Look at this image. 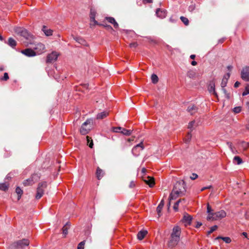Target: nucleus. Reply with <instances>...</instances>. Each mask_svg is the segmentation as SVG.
I'll use <instances>...</instances> for the list:
<instances>
[{"instance_id":"1","label":"nucleus","mask_w":249,"mask_h":249,"mask_svg":"<svg viewBox=\"0 0 249 249\" xmlns=\"http://www.w3.org/2000/svg\"><path fill=\"white\" fill-rule=\"evenodd\" d=\"M172 191H174L177 196L180 195V196H182L184 195L186 192L184 181L183 180L177 181L175 183Z\"/></svg>"},{"instance_id":"2","label":"nucleus","mask_w":249,"mask_h":249,"mask_svg":"<svg viewBox=\"0 0 249 249\" xmlns=\"http://www.w3.org/2000/svg\"><path fill=\"white\" fill-rule=\"evenodd\" d=\"M15 32L17 35L23 37L27 40H29V42H27L28 43H33L31 41V39L33 38V36L31 35L26 29L21 27H16L15 29Z\"/></svg>"},{"instance_id":"3","label":"nucleus","mask_w":249,"mask_h":249,"mask_svg":"<svg viewBox=\"0 0 249 249\" xmlns=\"http://www.w3.org/2000/svg\"><path fill=\"white\" fill-rule=\"evenodd\" d=\"M92 124L93 120L92 119H87L81 125L80 129V133L83 135L88 134L92 128Z\"/></svg>"},{"instance_id":"4","label":"nucleus","mask_w":249,"mask_h":249,"mask_svg":"<svg viewBox=\"0 0 249 249\" xmlns=\"http://www.w3.org/2000/svg\"><path fill=\"white\" fill-rule=\"evenodd\" d=\"M30 242L28 239H23L12 243L10 246L11 249H23L25 247L29 245Z\"/></svg>"},{"instance_id":"5","label":"nucleus","mask_w":249,"mask_h":249,"mask_svg":"<svg viewBox=\"0 0 249 249\" xmlns=\"http://www.w3.org/2000/svg\"><path fill=\"white\" fill-rule=\"evenodd\" d=\"M96 14V12L95 10L93 8H91L90 11V15H89L90 21V27H92V26L96 25H102V26H104L105 27H107V26L106 23H101L100 21L98 22V21L95 20Z\"/></svg>"},{"instance_id":"6","label":"nucleus","mask_w":249,"mask_h":249,"mask_svg":"<svg viewBox=\"0 0 249 249\" xmlns=\"http://www.w3.org/2000/svg\"><path fill=\"white\" fill-rule=\"evenodd\" d=\"M47 186V184L46 181H43L38 184L35 196L36 199H39L43 196L44 194V190Z\"/></svg>"},{"instance_id":"7","label":"nucleus","mask_w":249,"mask_h":249,"mask_svg":"<svg viewBox=\"0 0 249 249\" xmlns=\"http://www.w3.org/2000/svg\"><path fill=\"white\" fill-rule=\"evenodd\" d=\"M47 186V184L46 181H43L38 184L35 196L36 199H39L43 196L44 194V190Z\"/></svg>"},{"instance_id":"8","label":"nucleus","mask_w":249,"mask_h":249,"mask_svg":"<svg viewBox=\"0 0 249 249\" xmlns=\"http://www.w3.org/2000/svg\"><path fill=\"white\" fill-rule=\"evenodd\" d=\"M226 216V213L223 210L213 213L212 215H208L207 217V220L213 221L217 220L219 219L225 217Z\"/></svg>"},{"instance_id":"9","label":"nucleus","mask_w":249,"mask_h":249,"mask_svg":"<svg viewBox=\"0 0 249 249\" xmlns=\"http://www.w3.org/2000/svg\"><path fill=\"white\" fill-rule=\"evenodd\" d=\"M38 178L37 174H34L30 178L24 180L23 183L25 186L32 185L38 179Z\"/></svg>"},{"instance_id":"10","label":"nucleus","mask_w":249,"mask_h":249,"mask_svg":"<svg viewBox=\"0 0 249 249\" xmlns=\"http://www.w3.org/2000/svg\"><path fill=\"white\" fill-rule=\"evenodd\" d=\"M241 78L246 81H249V67H244L241 72Z\"/></svg>"},{"instance_id":"11","label":"nucleus","mask_w":249,"mask_h":249,"mask_svg":"<svg viewBox=\"0 0 249 249\" xmlns=\"http://www.w3.org/2000/svg\"><path fill=\"white\" fill-rule=\"evenodd\" d=\"M58 55L59 54L57 52H53L47 55L46 62L47 63L53 62L57 60Z\"/></svg>"},{"instance_id":"12","label":"nucleus","mask_w":249,"mask_h":249,"mask_svg":"<svg viewBox=\"0 0 249 249\" xmlns=\"http://www.w3.org/2000/svg\"><path fill=\"white\" fill-rule=\"evenodd\" d=\"M142 178L143 181L146 184L148 185L150 188H152L154 186L155 182L154 178L153 177L150 176L142 177Z\"/></svg>"},{"instance_id":"13","label":"nucleus","mask_w":249,"mask_h":249,"mask_svg":"<svg viewBox=\"0 0 249 249\" xmlns=\"http://www.w3.org/2000/svg\"><path fill=\"white\" fill-rule=\"evenodd\" d=\"M208 90L210 93L213 94L218 99L217 93L215 90V82L214 80L210 81L208 87Z\"/></svg>"},{"instance_id":"14","label":"nucleus","mask_w":249,"mask_h":249,"mask_svg":"<svg viewBox=\"0 0 249 249\" xmlns=\"http://www.w3.org/2000/svg\"><path fill=\"white\" fill-rule=\"evenodd\" d=\"M139 148H141V150H142L144 149V146L142 142L137 144L132 149V153L133 155L136 157L140 155V151L138 150Z\"/></svg>"},{"instance_id":"15","label":"nucleus","mask_w":249,"mask_h":249,"mask_svg":"<svg viewBox=\"0 0 249 249\" xmlns=\"http://www.w3.org/2000/svg\"><path fill=\"white\" fill-rule=\"evenodd\" d=\"M34 49L36 50V54H40L43 53L45 49V46L41 43H37L35 45V47H34Z\"/></svg>"},{"instance_id":"16","label":"nucleus","mask_w":249,"mask_h":249,"mask_svg":"<svg viewBox=\"0 0 249 249\" xmlns=\"http://www.w3.org/2000/svg\"><path fill=\"white\" fill-rule=\"evenodd\" d=\"M180 237L171 235V238L168 242V247L173 248L175 247L178 243Z\"/></svg>"},{"instance_id":"17","label":"nucleus","mask_w":249,"mask_h":249,"mask_svg":"<svg viewBox=\"0 0 249 249\" xmlns=\"http://www.w3.org/2000/svg\"><path fill=\"white\" fill-rule=\"evenodd\" d=\"M21 53L28 57H32L36 55V53L35 51L29 48L22 50Z\"/></svg>"},{"instance_id":"18","label":"nucleus","mask_w":249,"mask_h":249,"mask_svg":"<svg viewBox=\"0 0 249 249\" xmlns=\"http://www.w3.org/2000/svg\"><path fill=\"white\" fill-rule=\"evenodd\" d=\"M192 219L193 218L190 215L186 213L184 214L182 221L185 224V225L187 226L191 224Z\"/></svg>"},{"instance_id":"19","label":"nucleus","mask_w":249,"mask_h":249,"mask_svg":"<svg viewBox=\"0 0 249 249\" xmlns=\"http://www.w3.org/2000/svg\"><path fill=\"white\" fill-rule=\"evenodd\" d=\"M180 228L178 226H176L173 228V231L171 235L180 237Z\"/></svg>"},{"instance_id":"20","label":"nucleus","mask_w":249,"mask_h":249,"mask_svg":"<svg viewBox=\"0 0 249 249\" xmlns=\"http://www.w3.org/2000/svg\"><path fill=\"white\" fill-rule=\"evenodd\" d=\"M109 115V111H104L103 112H101L100 113H99L96 115V119L97 120H102L108 116Z\"/></svg>"},{"instance_id":"21","label":"nucleus","mask_w":249,"mask_h":249,"mask_svg":"<svg viewBox=\"0 0 249 249\" xmlns=\"http://www.w3.org/2000/svg\"><path fill=\"white\" fill-rule=\"evenodd\" d=\"M187 110L192 115L197 112L198 108L195 105H191L188 107Z\"/></svg>"},{"instance_id":"22","label":"nucleus","mask_w":249,"mask_h":249,"mask_svg":"<svg viewBox=\"0 0 249 249\" xmlns=\"http://www.w3.org/2000/svg\"><path fill=\"white\" fill-rule=\"evenodd\" d=\"M156 14L158 17L161 18H163L166 16V11L160 8H158L156 10Z\"/></svg>"},{"instance_id":"23","label":"nucleus","mask_w":249,"mask_h":249,"mask_svg":"<svg viewBox=\"0 0 249 249\" xmlns=\"http://www.w3.org/2000/svg\"><path fill=\"white\" fill-rule=\"evenodd\" d=\"M230 76V73H228L226 75H225L223 78L222 80V82L221 83V88H225L227 84L228 80Z\"/></svg>"},{"instance_id":"24","label":"nucleus","mask_w":249,"mask_h":249,"mask_svg":"<svg viewBox=\"0 0 249 249\" xmlns=\"http://www.w3.org/2000/svg\"><path fill=\"white\" fill-rule=\"evenodd\" d=\"M164 204V200L162 199V200H161V201H160V204H159V205L158 206V207L157 208L156 211H157L159 217L161 215V212L163 207Z\"/></svg>"},{"instance_id":"25","label":"nucleus","mask_w":249,"mask_h":249,"mask_svg":"<svg viewBox=\"0 0 249 249\" xmlns=\"http://www.w3.org/2000/svg\"><path fill=\"white\" fill-rule=\"evenodd\" d=\"M148 232L147 231H141L138 232L137 234V238L139 240H142L146 235L147 234Z\"/></svg>"},{"instance_id":"26","label":"nucleus","mask_w":249,"mask_h":249,"mask_svg":"<svg viewBox=\"0 0 249 249\" xmlns=\"http://www.w3.org/2000/svg\"><path fill=\"white\" fill-rule=\"evenodd\" d=\"M42 30L47 36H50L53 35V30L51 29H47L45 26L42 27Z\"/></svg>"},{"instance_id":"27","label":"nucleus","mask_w":249,"mask_h":249,"mask_svg":"<svg viewBox=\"0 0 249 249\" xmlns=\"http://www.w3.org/2000/svg\"><path fill=\"white\" fill-rule=\"evenodd\" d=\"M104 173L102 170L98 167L96 170V175L98 179H100L103 176Z\"/></svg>"},{"instance_id":"28","label":"nucleus","mask_w":249,"mask_h":249,"mask_svg":"<svg viewBox=\"0 0 249 249\" xmlns=\"http://www.w3.org/2000/svg\"><path fill=\"white\" fill-rule=\"evenodd\" d=\"M7 44L12 48H15L17 45L16 41L12 37L8 38Z\"/></svg>"},{"instance_id":"29","label":"nucleus","mask_w":249,"mask_h":249,"mask_svg":"<svg viewBox=\"0 0 249 249\" xmlns=\"http://www.w3.org/2000/svg\"><path fill=\"white\" fill-rule=\"evenodd\" d=\"M120 133H121L122 134H123L124 135H126V136H129L131 135V134L132 133V130L130 129H129V130L126 129L122 127V129H121Z\"/></svg>"},{"instance_id":"30","label":"nucleus","mask_w":249,"mask_h":249,"mask_svg":"<svg viewBox=\"0 0 249 249\" xmlns=\"http://www.w3.org/2000/svg\"><path fill=\"white\" fill-rule=\"evenodd\" d=\"M219 239H222L226 243H230L231 242V238L229 237L218 236L215 238L216 240H218Z\"/></svg>"},{"instance_id":"31","label":"nucleus","mask_w":249,"mask_h":249,"mask_svg":"<svg viewBox=\"0 0 249 249\" xmlns=\"http://www.w3.org/2000/svg\"><path fill=\"white\" fill-rule=\"evenodd\" d=\"M185 200V198L180 199L175 203L173 206V209L175 210V211H178L179 204L180 203L182 202V201Z\"/></svg>"},{"instance_id":"32","label":"nucleus","mask_w":249,"mask_h":249,"mask_svg":"<svg viewBox=\"0 0 249 249\" xmlns=\"http://www.w3.org/2000/svg\"><path fill=\"white\" fill-rule=\"evenodd\" d=\"M70 227V225L68 223H67L63 227V234L65 236L68 234V230Z\"/></svg>"},{"instance_id":"33","label":"nucleus","mask_w":249,"mask_h":249,"mask_svg":"<svg viewBox=\"0 0 249 249\" xmlns=\"http://www.w3.org/2000/svg\"><path fill=\"white\" fill-rule=\"evenodd\" d=\"M178 196H180V195L177 196V194L172 191L169 197V200L171 201V200L176 199Z\"/></svg>"},{"instance_id":"34","label":"nucleus","mask_w":249,"mask_h":249,"mask_svg":"<svg viewBox=\"0 0 249 249\" xmlns=\"http://www.w3.org/2000/svg\"><path fill=\"white\" fill-rule=\"evenodd\" d=\"M239 144L244 150H246L248 147H249V142L242 141L240 142Z\"/></svg>"},{"instance_id":"35","label":"nucleus","mask_w":249,"mask_h":249,"mask_svg":"<svg viewBox=\"0 0 249 249\" xmlns=\"http://www.w3.org/2000/svg\"><path fill=\"white\" fill-rule=\"evenodd\" d=\"M16 192L18 195V199L19 200L22 194L23 191L20 187H17L16 189Z\"/></svg>"},{"instance_id":"36","label":"nucleus","mask_w":249,"mask_h":249,"mask_svg":"<svg viewBox=\"0 0 249 249\" xmlns=\"http://www.w3.org/2000/svg\"><path fill=\"white\" fill-rule=\"evenodd\" d=\"M151 80L153 84H156L158 82L159 78L156 74H153L151 75Z\"/></svg>"},{"instance_id":"37","label":"nucleus","mask_w":249,"mask_h":249,"mask_svg":"<svg viewBox=\"0 0 249 249\" xmlns=\"http://www.w3.org/2000/svg\"><path fill=\"white\" fill-rule=\"evenodd\" d=\"M227 143L233 153L235 154L237 153V151L236 150L235 147L232 146L231 142H227Z\"/></svg>"},{"instance_id":"38","label":"nucleus","mask_w":249,"mask_h":249,"mask_svg":"<svg viewBox=\"0 0 249 249\" xmlns=\"http://www.w3.org/2000/svg\"><path fill=\"white\" fill-rule=\"evenodd\" d=\"M110 23L113 24L114 28H117L119 27V25L117 22L115 21V19L110 17Z\"/></svg>"},{"instance_id":"39","label":"nucleus","mask_w":249,"mask_h":249,"mask_svg":"<svg viewBox=\"0 0 249 249\" xmlns=\"http://www.w3.org/2000/svg\"><path fill=\"white\" fill-rule=\"evenodd\" d=\"M8 188V185L5 183H0V190L5 191Z\"/></svg>"},{"instance_id":"40","label":"nucleus","mask_w":249,"mask_h":249,"mask_svg":"<svg viewBox=\"0 0 249 249\" xmlns=\"http://www.w3.org/2000/svg\"><path fill=\"white\" fill-rule=\"evenodd\" d=\"M207 212L208 213V215H212L214 213L213 212V210L212 209L209 203H208L207 205Z\"/></svg>"},{"instance_id":"41","label":"nucleus","mask_w":249,"mask_h":249,"mask_svg":"<svg viewBox=\"0 0 249 249\" xmlns=\"http://www.w3.org/2000/svg\"><path fill=\"white\" fill-rule=\"evenodd\" d=\"M87 141L88 144L89 145V147L90 148H92L93 145V143L92 142V140H91V138H90L89 136H87Z\"/></svg>"},{"instance_id":"42","label":"nucleus","mask_w":249,"mask_h":249,"mask_svg":"<svg viewBox=\"0 0 249 249\" xmlns=\"http://www.w3.org/2000/svg\"><path fill=\"white\" fill-rule=\"evenodd\" d=\"M180 20L185 25H188L189 24V20L186 17L181 16L180 18Z\"/></svg>"},{"instance_id":"43","label":"nucleus","mask_w":249,"mask_h":249,"mask_svg":"<svg viewBox=\"0 0 249 249\" xmlns=\"http://www.w3.org/2000/svg\"><path fill=\"white\" fill-rule=\"evenodd\" d=\"M222 88V91H223V93L225 95V97L227 99H229L230 98V93L227 92V91L225 89V88Z\"/></svg>"},{"instance_id":"44","label":"nucleus","mask_w":249,"mask_h":249,"mask_svg":"<svg viewBox=\"0 0 249 249\" xmlns=\"http://www.w3.org/2000/svg\"><path fill=\"white\" fill-rule=\"evenodd\" d=\"M233 160L237 162V164H240L242 163V159L239 156H235L234 157Z\"/></svg>"},{"instance_id":"45","label":"nucleus","mask_w":249,"mask_h":249,"mask_svg":"<svg viewBox=\"0 0 249 249\" xmlns=\"http://www.w3.org/2000/svg\"><path fill=\"white\" fill-rule=\"evenodd\" d=\"M191 138H192V134H191V132H188L186 136V137L184 139L185 142L186 143L189 142L190 141Z\"/></svg>"},{"instance_id":"46","label":"nucleus","mask_w":249,"mask_h":249,"mask_svg":"<svg viewBox=\"0 0 249 249\" xmlns=\"http://www.w3.org/2000/svg\"><path fill=\"white\" fill-rule=\"evenodd\" d=\"M8 74L7 72L4 73L3 76L0 78V81H6L9 79Z\"/></svg>"},{"instance_id":"47","label":"nucleus","mask_w":249,"mask_h":249,"mask_svg":"<svg viewBox=\"0 0 249 249\" xmlns=\"http://www.w3.org/2000/svg\"><path fill=\"white\" fill-rule=\"evenodd\" d=\"M218 228L217 226L214 225L211 228V229L209 231L207 232V235H210L213 232L215 231Z\"/></svg>"},{"instance_id":"48","label":"nucleus","mask_w":249,"mask_h":249,"mask_svg":"<svg viewBox=\"0 0 249 249\" xmlns=\"http://www.w3.org/2000/svg\"><path fill=\"white\" fill-rule=\"evenodd\" d=\"M249 94V84H248L245 88V91L242 93V95L245 96Z\"/></svg>"},{"instance_id":"49","label":"nucleus","mask_w":249,"mask_h":249,"mask_svg":"<svg viewBox=\"0 0 249 249\" xmlns=\"http://www.w3.org/2000/svg\"><path fill=\"white\" fill-rule=\"evenodd\" d=\"M85 244V241H83L78 244L77 249H84V245Z\"/></svg>"},{"instance_id":"50","label":"nucleus","mask_w":249,"mask_h":249,"mask_svg":"<svg viewBox=\"0 0 249 249\" xmlns=\"http://www.w3.org/2000/svg\"><path fill=\"white\" fill-rule=\"evenodd\" d=\"M122 129V127H112V131L114 132H120L121 131V129Z\"/></svg>"},{"instance_id":"51","label":"nucleus","mask_w":249,"mask_h":249,"mask_svg":"<svg viewBox=\"0 0 249 249\" xmlns=\"http://www.w3.org/2000/svg\"><path fill=\"white\" fill-rule=\"evenodd\" d=\"M241 111V107H237L233 108V111L236 113H239Z\"/></svg>"},{"instance_id":"52","label":"nucleus","mask_w":249,"mask_h":249,"mask_svg":"<svg viewBox=\"0 0 249 249\" xmlns=\"http://www.w3.org/2000/svg\"><path fill=\"white\" fill-rule=\"evenodd\" d=\"M195 124V121L194 120V121H191V122H190L189 123L188 128L189 129H191L194 125Z\"/></svg>"},{"instance_id":"53","label":"nucleus","mask_w":249,"mask_h":249,"mask_svg":"<svg viewBox=\"0 0 249 249\" xmlns=\"http://www.w3.org/2000/svg\"><path fill=\"white\" fill-rule=\"evenodd\" d=\"M129 46H130V48H136L138 46V44L136 42H132V43H130L129 44Z\"/></svg>"},{"instance_id":"54","label":"nucleus","mask_w":249,"mask_h":249,"mask_svg":"<svg viewBox=\"0 0 249 249\" xmlns=\"http://www.w3.org/2000/svg\"><path fill=\"white\" fill-rule=\"evenodd\" d=\"M195 73L193 71H188L187 73L188 76H189L190 78H193L195 76Z\"/></svg>"},{"instance_id":"55","label":"nucleus","mask_w":249,"mask_h":249,"mask_svg":"<svg viewBox=\"0 0 249 249\" xmlns=\"http://www.w3.org/2000/svg\"><path fill=\"white\" fill-rule=\"evenodd\" d=\"M75 39L76 41L81 44H82V43L85 41L82 38L80 37H76Z\"/></svg>"},{"instance_id":"56","label":"nucleus","mask_w":249,"mask_h":249,"mask_svg":"<svg viewBox=\"0 0 249 249\" xmlns=\"http://www.w3.org/2000/svg\"><path fill=\"white\" fill-rule=\"evenodd\" d=\"M197 177H198V176L197 174H196L195 173H193V174H192V176L190 177V178H191V179L194 180V179H196V178H197Z\"/></svg>"},{"instance_id":"57","label":"nucleus","mask_w":249,"mask_h":249,"mask_svg":"<svg viewBox=\"0 0 249 249\" xmlns=\"http://www.w3.org/2000/svg\"><path fill=\"white\" fill-rule=\"evenodd\" d=\"M212 188V185H210L209 186H207V187H203L201 189V191H204L206 189H211Z\"/></svg>"},{"instance_id":"58","label":"nucleus","mask_w":249,"mask_h":249,"mask_svg":"<svg viewBox=\"0 0 249 249\" xmlns=\"http://www.w3.org/2000/svg\"><path fill=\"white\" fill-rule=\"evenodd\" d=\"M240 85V83L238 81H236L235 83H234V88H238L239 85Z\"/></svg>"},{"instance_id":"59","label":"nucleus","mask_w":249,"mask_h":249,"mask_svg":"<svg viewBox=\"0 0 249 249\" xmlns=\"http://www.w3.org/2000/svg\"><path fill=\"white\" fill-rule=\"evenodd\" d=\"M143 2L151 3L153 2V0H143Z\"/></svg>"},{"instance_id":"60","label":"nucleus","mask_w":249,"mask_h":249,"mask_svg":"<svg viewBox=\"0 0 249 249\" xmlns=\"http://www.w3.org/2000/svg\"><path fill=\"white\" fill-rule=\"evenodd\" d=\"M135 185V184L134 183V181H131L130 183V184H129V187H131V188H132V187H134Z\"/></svg>"},{"instance_id":"61","label":"nucleus","mask_w":249,"mask_h":249,"mask_svg":"<svg viewBox=\"0 0 249 249\" xmlns=\"http://www.w3.org/2000/svg\"><path fill=\"white\" fill-rule=\"evenodd\" d=\"M201 225H202V223H201V222H197V224H196V228H199Z\"/></svg>"},{"instance_id":"62","label":"nucleus","mask_w":249,"mask_h":249,"mask_svg":"<svg viewBox=\"0 0 249 249\" xmlns=\"http://www.w3.org/2000/svg\"><path fill=\"white\" fill-rule=\"evenodd\" d=\"M191 64L193 65V66H196V65L197 64V62L195 61H193L192 62H191Z\"/></svg>"},{"instance_id":"63","label":"nucleus","mask_w":249,"mask_h":249,"mask_svg":"<svg viewBox=\"0 0 249 249\" xmlns=\"http://www.w3.org/2000/svg\"><path fill=\"white\" fill-rule=\"evenodd\" d=\"M190 57L192 59H194L196 57V55L195 54H192L190 55Z\"/></svg>"},{"instance_id":"64","label":"nucleus","mask_w":249,"mask_h":249,"mask_svg":"<svg viewBox=\"0 0 249 249\" xmlns=\"http://www.w3.org/2000/svg\"><path fill=\"white\" fill-rule=\"evenodd\" d=\"M246 128H247V129L249 130V118L248 120V124L246 125Z\"/></svg>"}]
</instances>
